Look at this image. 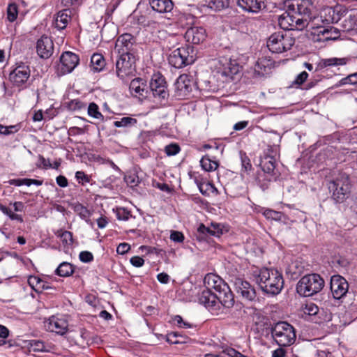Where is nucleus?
I'll list each match as a JSON object with an SVG mask.
<instances>
[{
    "label": "nucleus",
    "mask_w": 357,
    "mask_h": 357,
    "mask_svg": "<svg viewBox=\"0 0 357 357\" xmlns=\"http://www.w3.org/2000/svg\"><path fill=\"white\" fill-rule=\"evenodd\" d=\"M41 280L42 279L38 276H31L28 280L29 284L32 286L36 291L38 290L40 284H41Z\"/></svg>",
    "instance_id": "59"
},
{
    "label": "nucleus",
    "mask_w": 357,
    "mask_h": 357,
    "mask_svg": "<svg viewBox=\"0 0 357 357\" xmlns=\"http://www.w3.org/2000/svg\"><path fill=\"white\" fill-rule=\"evenodd\" d=\"M74 273V266L68 262H62L57 267L55 273L61 277H68Z\"/></svg>",
    "instance_id": "34"
},
{
    "label": "nucleus",
    "mask_w": 357,
    "mask_h": 357,
    "mask_svg": "<svg viewBox=\"0 0 357 357\" xmlns=\"http://www.w3.org/2000/svg\"><path fill=\"white\" fill-rule=\"evenodd\" d=\"M46 326L52 332L63 335L68 331V324L65 319L52 316L49 319Z\"/></svg>",
    "instance_id": "28"
},
{
    "label": "nucleus",
    "mask_w": 357,
    "mask_h": 357,
    "mask_svg": "<svg viewBox=\"0 0 357 357\" xmlns=\"http://www.w3.org/2000/svg\"><path fill=\"white\" fill-rule=\"evenodd\" d=\"M137 53L119 54V59L116 60V74L121 79L131 75L135 70Z\"/></svg>",
    "instance_id": "8"
},
{
    "label": "nucleus",
    "mask_w": 357,
    "mask_h": 357,
    "mask_svg": "<svg viewBox=\"0 0 357 357\" xmlns=\"http://www.w3.org/2000/svg\"><path fill=\"white\" fill-rule=\"evenodd\" d=\"M344 22L348 24H344V28L347 30H354L357 28V17L355 15H349L348 19L346 18Z\"/></svg>",
    "instance_id": "52"
},
{
    "label": "nucleus",
    "mask_w": 357,
    "mask_h": 357,
    "mask_svg": "<svg viewBox=\"0 0 357 357\" xmlns=\"http://www.w3.org/2000/svg\"><path fill=\"white\" fill-rule=\"evenodd\" d=\"M223 226L218 223L211 224L210 227H206L204 224H200L197 230L196 237L199 241H206L208 236H214L219 237L222 234Z\"/></svg>",
    "instance_id": "20"
},
{
    "label": "nucleus",
    "mask_w": 357,
    "mask_h": 357,
    "mask_svg": "<svg viewBox=\"0 0 357 357\" xmlns=\"http://www.w3.org/2000/svg\"><path fill=\"white\" fill-rule=\"evenodd\" d=\"M125 181L130 187H135L139 183V178L136 175H130L125 177Z\"/></svg>",
    "instance_id": "56"
},
{
    "label": "nucleus",
    "mask_w": 357,
    "mask_h": 357,
    "mask_svg": "<svg viewBox=\"0 0 357 357\" xmlns=\"http://www.w3.org/2000/svg\"><path fill=\"white\" fill-rule=\"evenodd\" d=\"M75 178L82 185L89 183L91 180L90 176L82 171H77L75 173Z\"/></svg>",
    "instance_id": "53"
},
{
    "label": "nucleus",
    "mask_w": 357,
    "mask_h": 357,
    "mask_svg": "<svg viewBox=\"0 0 357 357\" xmlns=\"http://www.w3.org/2000/svg\"><path fill=\"white\" fill-rule=\"evenodd\" d=\"M295 43L292 34L286 31H278L272 33L267 40V47L275 54H280L291 49Z\"/></svg>",
    "instance_id": "6"
},
{
    "label": "nucleus",
    "mask_w": 357,
    "mask_h": 357,
    "mask_svg": "<svg viewBox=\"0 0 357 357\" xmlns=\"http://www.w3.org/2000/svg\"><path fill=\"white\" fill-rule=\"evenodd\" d=\"M135 47V38L126 33L119 36L115 44V50L118 54L137 53Z\"/></svg>",
    "instance_id": "17"
},
{
    "label": "nucleus",
    "mask_w": 357,
    "mask_h": 357,
    "mask_svg": "<svg viewBox=\"0 0 357 357\" xmlns=\"http://www.w3.org/2000/svg\"><path fill=\"white\" fill-rule=\"evenodd\" d=\"M150 89L155 98L165 100L169 96L167 82L165 77L160 73L154 74L150 82Z\"/></svg>",
    "instance_id": "15"
},
{
    "label": "nucleus",
    "mask_w": 357,
    "mask_h": 357,
    "mask_svg": "<svg viewBox=\"0 0 357 357\" xmlns=\"http://www.w3.org/2000/svg\"><path fill=\"white\" fill-rule=\"evenodd\" d=\"M137 123V120L136 119L126 116L121 118L119 121H115L114 122V126L116 128H130L135 126Z\"/></svg>",
    "instance_id": "41"
},
{
    "label": "nucleus",
    "mask_w": 357,
    "mask_h": 357,
    "mask_svg": "<svg viewBox=\"0 0 357 357\" xmlns=\"http://www.w3.org/2000/svg\"><path fill=\"white\" fill-rule=\"evenodd\" d=\"M79 59L78 55L72 52H63L59 59V63L56 67L58 76H62L70 73L79 64Z\"/></svg>",
    "instance_id": "12"
},
{
    "label": "nucleus",
    "mask_w": 357,
    "mask_h": 357,
    "mask_svg": "<svg viewBox=\"0 0 357 357\" xmlns=\"http://www.w3.org/2000/svg\"><path fill=\"white\" fill-rule=\"evenodd\" d=\"M278 24L282 31L303 30L307 27L306 20L300 19L295 13L288 8L287 11L278 17Z\"/></svg>",
    "instance_id": "9"
},
{
    "label": "nucleus",
    "mask_w": 357,
    "mask_h": 357,
    "mask_svg": "<svg viewBox=\"0 0 357 357\" xmlns=\"http://www.w3.org/2000/svg\"><path fill=\"white\" fill-rule=\"evenodd\" d=\"M273 67L274 61L272 59L266 57L259 58L255 66V77H265L271 74Z\"/></svg>",
    "instance_id": "26"
},
{
    "label": "nucleus",
    "mask_w": 357,
    "mask_h": 357,
    "mask_svg": "<svg viewBox=\"0 0 357 357\" xmlns=\"http://www.w3.org/2000/svg\"><path fill=\"white\" fill-rule=\"evenodd\" d=\"M289 10L293 12V14L300 19L306 20L307 26L310 24L312 29V3L310 0H291L287 6Z\"/></svg>",
    "instance_id": "10"
},
{
    "label": "nucleus",
    "mask_w": 357,
    "mask_h": 357,
    "mask_svg": "<svg viewBox=\"0 0 357 357\" xmlns=\"http://www.w3.org/2000/svg\"><path fill=\"white\" fill-rule=\"evenodd\" d=\"M68 11V10H63L58 13L56 19V26L59 29H63L68 24L70 18Z\"/></svg>",
    "instance_id": "38"
},
{
    "label": "nucleus",
    "mask_w": 357,
    "mask_h": 357,
    "mask_svg": "<svg viewBox=\"0 0 357 357\" xmlns=\"http://www.w3.org/2000/svg\"><path fill=\"white\" fill-rule=\"evenodd\" d=\"M198 301L204 305L212 313L218 314V304L215 292H212L209 289L202 291L198 296Z\"/></svg>",
    "instance_id": "22"
},
{
    "label": "nucleus",
    "mask_w": 357,
    "mask_h": 357,
    "mask_svg": "<svg viewBox=\"0 0 357 357\" xmlns=\"http://www.w3.org/2000/svg\"><path fill=\"white\" fill-rule=\"evenodd\" d=\"M18 15V8L16 3H10L7 8V18L10 22H14Z\"/></svg>",
    "instance_id": "44"
},
{
    "label": "nucleus",
    "mask_w": 357,
    "mask_h": 357,
    "mask_svg": "<svg viewBox=\"0 0 357 357\" xmlns=\"http://www.w3.org/2000/svg\"><path fill=\"white\" fill-rule=\"evenodd\" d=\"M73 209L75 213H76L80 217V218L89 223V218L91 215V213L86 207L77 202L73 204Z\"/></svg>",
    "instance_id": "36"
},
{
    "label": "nucleus",
    "mask_w": 357,
    "mask_h": 357,
    "mask_svg": "<svg viewBox=\"0 0 357 357\" xmlns=\"http://www.w3.org/2000/svg\"><path fill=\"white\" fill-rule=\"evenodd\" d=\"M221 66L220 73L222 76L233 79V77L238 74L241 66L238 62L231 58L222 57L219 60Z\"/></svg>",
    "instance_id": "21"
},
{
    "label": "nucleus",
    "mask_w": 357,
    "mask_h": 357,
    "mask_svg": "<svg viewBox=\"0 0 357 357\" xmlns=\"http://www.w3.org/2000/svg\"><path fill=\"white\" fill-rule=\"evenodd\" d=\"M88 115L96 119L104 121V116L99 111V107L95 102H91L87 107Z\"/></svg>",
    "instance_id": "42"
},
{
    "label": "nucleus",
    "mask_w": 357,
    "mask_h": 357,
    "mask_svg": "<svg viewBox=\"0 0 357 357\" xmlns=\"http://www.w3.org/2000/svg\"><path fill=\"white\" fill-rule=\"evenodd\" d=\"M304 312L310 316H317L320 314V310L317 305L310 303L305 305Z\"/></svg>",
    "instance_id": "49"
},
{
    "label": "nucleus",
    "mask_w": 357,
    "mask_h": 357,
    "mask_svg": "<svg viewBox=\"0 0 357 357\" xmlns=\"http://www.w3.org/2000/svg\"><path fill=\"white\" fill-rule=\"evenodd\" d=\"M350 61L351 59L347 57L323 59L317 63L315 71H321L327 67L344 66Z\"/></svg>",
    "instance_id": "30"
},
{
    "label": "nucleus",
    "mask_w": 357,
    "mask_h": 357,
    "mask_svg": "<svg viewBox=\"0 0 357 357\" xmlns=\"http://www.w3.org/2000/svg\"><path fill=\"white\" fill-rule=\"evenodd\" d=\"M200 164L203 169L206 172H212L215 170L218 166L219 163L216 160H212L208 155H204L201 160Z\"/></svg>",
    "instance_id": "35"
},
{
    "label": "nucleus",
    "mask_w": 357,
    "mask_h": 357,
    "mask_svg": "<svg viewBox=\"0 0 357 357\" xmlns=\"http://www.w3.org/2000/svg\"><path fill=\"white\" fill-rule=\"evenodd\" d=\"M217 296V301L218 304V312L220 310L221 307L225 308H231L234 306L235 300L234 295L231 291L227 284H224L221 289L215 291Z\"/></svg>",
    "instance_id": "19"
},
{
    "label": "nucleus",
    "mask_w": 357,
    "mask_h": 357,
    "mask_svg": "<svg viewBox=\"0 0 357 357\" xmlns=\"http://www.w3.org/2000/svg\"><path fill=\"white\" fill-rule=\"evenodd\" d=\"M130 250V245L127 243H120L116 248V252L119 255H125Z\"/></svg>",
    "instance_id": "61"
},
{
    "label": "nucleus",
    "mask_w": 357,
    "mask_h": 357,
    "mask_svg": "<svg viewBox=\"0 0 357 357\" xmlns=\"http://www.w3.org/2000/svg\"><path fill=\"white\" fill-rule=\"evenodd\" d=\"M174 86L176 96L179 98H184L192 91L194 82L190 76L183 74L177 78Z\"/></svg>",
    "instance_id": "18"
},
{
    "label": "nucleus",
    "mask_w": 357,
    "mask_h": 357,
    "mask_svg": "<svg viewBox=\"0 0 357 357\" xmlns=\"http://www.w3.org/2000/svg\"><path fill=\"white\" fill-rule=\"evenodd\" d=\"M263 215L267 218L273 220H281L282 213L279 211H276L272 209H265L263 212Z\"/></svg>",
    "instance_id": "48"
},
{
    "label": "nucleus",
    "mask_w": 357,
    "mask_h": 357,
    "mask_svg": "<svg viewBox=\"0 0 357 357\" xmlns=\"http://www.w3.org/2000/svg\"><path fill=\"white\" fill-rule=\"evenodd\" d=\"M180 150L179 146L176 144H170L165 146V153L167 155H175Z\"/></svg>",
    "instance_id": "54"
},
{
    "label": "nucleus",
    "mask_w": 357,
    "mask_h": 357,
    "mask_svg": "<svg viewBox=\"0 0 357 357\" xmlns=\"http://www.w3.org/2000/svg\"><path fill=\"white\" fill-rule=\"evenodd\" d=\"M196 60L194 47L183 46L172 51L168 56L169 63L175 68H182L192 64Z\"/></svg>",
    "instance_id": "7"
},
{
    "label": "nucleus",
    "mask_w": 357,
    "mask_h": 357,
    "mask_svg": "<svg viewBox=\"0 0 357 357\" xmlns=\"http://www.w3.org/2000/svg\"><path fill=\"white\" fill-rule=\"evenodd\" d=\"M185 38L188 42L199 44L206 38V30L202 26H192L187 29Z\"/></svg>",
    "instance_id": "27"
},
{
    "label": "nucleus",
    "mask_w": 357,
    "mask_h": 357,
    "mask_svg": "<svg viewBox=\"0 0 357 357\" xmlns=\"http://www.w3.org/2000/svg\"><path fill=\"white\" fill-rule=\"evenodd\" d=\"M149 4L153 10L160 13L170 12L174 6L172 0H149Z\"/></svg>",
    "instance_id": "31"
},
{
    "label": "nucleus",
    "mask_w": 357,
    "mask_h": 357,
    "mask_svg": "<svg viewBox=\"0 0 357 357\" xmlns=\"http://www.w3.org/2000/svg\"><path fill=\"white\" fill-rule=\"evenodd\" d=\"M349 286L347 280L340 275H334L331 278L330 288L333 298L336 300H340L347 295Z\"/></svg>",
    "instance_id": "16"
},
{
    "label": "nucleus",
    "mask_w": 357,
    "mask_h": 357,
    "mask_svg": "<svg viewBox=\"0 0 357 357\" xmlns=\"http://www.w3.org/2000/svg\"><path fill=\"white\" fill-rule=\"evenodd\" d=\"M271 336L280 347H288L293 344L296 340L294 328L286 321H278L271 328Z\"/></svg>",
    "instance_id": "3"
},
{
    "label": "nucleus",
    "mask_w": 357,
    "mask_h": 357,
    "mask_svg": "<svg viewBox=\"0 0 357 357\" xmlns=\"http://www.w3.org/2000/svg\"><path fill=\"white\" fill-rule=\"evenodd\" d=\"M307 77V73L305 71H303L296 76V79L292 82L290 86L292 87L294 86H296V88H298L302 84H303L306 81Z\"/></svg>",
    "instance_id": "50"
},
{
    "label": "nucleus",
    "mask_w": 357,
    "mask_h": 357,
    "mask_svg": "<svg viewBox=\"0 0 357 357\" xmlns=\"http://www.w3.org/2000/svg\"><path fill=\"white\" fill-rule=\"evenodd\" d=\"M253 278L261 291L269 296L279 294L284 287L283 276L275 269L261 268L254 273Z\"/></svg>",
    "instance_id": "1"
},
{
    "label": "nucleus",
    "mask_w": 357,
    "mask_h": 357,
    "mask_svg": "<svg viewBox=\"0 0 357 357\" xmlns=\"http://www.w3.org/2000/svg\"><path fill=\"white\" fill-rule=\"evenodd\" d=\"M36 52L42 59L50 58L54 52V43L51 38L43 36L38 39L36 44Z\"/></svg>",
    "instance_id": "23"
},
{
    "label": "nucleus",
    "mask_w": 357,
    "mask_h": 357,
    "mask_svg": "<svg viewBox=\"0 0 357 357\" xmlns=\"http://www.w3.org/2000/svg\"><path fill=\"white\" fill-rule=\"evenodd\" d=\"M9 183L10 185H14L16 186H20L22 185H26L27 186H30L31 185H36L39 186L43 184V181L32 178H22L12 179L9 181Z\"/></svg>",
    "instance_id": "40"
},
{
    "label": "nucleus",
    "mask_w": 357,
    "mask_h": 357,
    "mask_svg": "<svg viewBox=\"0 0 357 357\" xmlns=\"http://www.w3.org/2000/svg\"><path fill=\"white\" fill-rule=\"evenodd\" d=\"M317 29L316 41L326 42L329 40H335L340 36V31L333 26H324L319 25L315 26Z\"/></svg>",
    "instance_id": "24"
},
{
    "label": "nucleus",
    "mask_w": 357,
    "mask_h": 357,
    "mask_svg": "<svg viewBox=\"0 0 357 357\" xmlns=\"http://www.w3.org/2000/svg\"><path fill=\"white\" fill-rule=\"evenodd\" d=\"M240 155H241L242 169L245 172H250L252 169V164L250 162V160L249 159V158L246 155V154L245 153L240 152Z\"/></svg>",
    "instance_id": "51"
},
{
    "label": "nucleus",
    "mask_w": 357,
    "mask_h": 357,
    "mask_svg": "<svg viewBox=\"0 0 357 357\" xmlns=\"http://www.w3.org/2000/svg\"><path fill=\"white\" fill-rule=\"evenodd\" d=\"M56 182L61 188H66L68 185V179L62 175H59L56 178Z\"/></svg>",
    "instance_id": "64"
},
{
    "label": "nucleus",
    "mask_w": 357,
    "mask_h": 357,
    "mask_svg": "<svg viewBox=\"0 0 357 357\" xmlns=\"http://www.w3.org/2000/svg\"><path fill=\"white\" fill-rule=\"evenodd\" d=\"M273 152L272 147H270L267 153L264 154L260 164L263 172L268 176V178H266L268 182L276 181L280 175V172L275 169L276 160L274 155H272Z\"/></svg>",
    "instance_id": "13"
},
{
    "label": "nucleus",
    "mask_w": 357,
    "mask_h": 357,
    "mask_svg": "<svg viewBox=\"0 0 357 357\" xmlns=\"http://www.w3.org/2000/svg\"><path fill=\"white\" fill-rule=\"evenodd\" d=\"M199 192L204 196L209 195V192L218 193V190L215 185L210 182H204L203 185L199 186Z\"/></svg>",
    "instance_id": "47"
},
{
    "label": "nucleus",
    "mask_w": 357,
    "mask_h": 357,
    "mask_svg": "<svg viewBox=\"0 0 357 357\" xmlns=\"http://www.w3.org/2000/svg\"><path fill=\"white\" fill-rule=\"evenodd\" d=\"M204 282L208 287V289L212 288L215 292L227 284L220 276L213 273L206 274L204 278Z\"/></svg>",
    "instance_id": "33"
},
{
    "label": "nucleus",
    "mask_w": 357,
    "mask_h": 357,
    "mask_svg": "<svg viewBox=\"0 0 357 357\" xmlns=\"http://www.w3.org/2000/svg\"><path fill=\"white\" fill-rule=\"evenodd\" d=\"M139 249L142 251H146L147 254H156L159 255L163 250L161 249H158L155 247H151L147 245H142Z\"/></svg>",
    "instance_id": "60"
},
{
    "label": "nucleus",
    "mask_w": 357,
    "mask_h": 357,
    "mask_svg": "<svg viewBox=\"0 0 357 357\" xmlns=\"http://www.w3.org/2000/svg\"><path fill=\"white\" fill-rule=\"evenodd\" d=\"M189 337L179 332H172L166 335V341L171 344H183L188 342Z\"/></svg>",
    "instance_id": "37"
},
{
    "label": "nucleus",
    "mask_w": 357,
    "mask_h": 357,
    "mask_svg": "<svg viewBox=\"0 0 357 357\" xmlns=\"http://www.w3.org/2000/svg\"><path fill=\"white\" fill-rule=\"evenodd\" d=\"M208 6L214 10L220 11L229 6V0H207Z\"/></svg>",
    "instance_id": "39"
},
{
    "label": "nucleus",
    "mask_w": 357,
    "mask_h": 357,
    "mask_svg": "<svg viewBox=\"0 0 357 357\" xmlns=\"http://www.w3.org/2000/svg\"><path fill=\"white\" fill-rule=\"evenodd\" d=\"M91 68L93 72L99 73L104 70H113V65L106 63L104 56L101 54L94 53L91 57Z\"/></svg>",
    "instance_id": "29"
},
{
    "label": "nucleus",
    "mask_w": 357,
    "mask_h": 357,
    "mask_svg": "<svg viewBox=\"0 0 357 357\" xmlns=\"http://www.w3.org/2000/svg\"><path fill=\"white\" fill-rule=\"evenodd\" d=\"M170 239L176 243H182L184 241V235L181 231H172Z\"/></svg>",
    "instance_id": "57"
},
{
    "label": "nucleus",
    "mask_w": 357,
    "mask_h": 357,
    "mask_svg": "<svg viewBox=\"0 0 357 357\" xmlns=\"http://www.w3.org/2000/svg\"><path fill=\"white\" fill-rule=\"evenodd\" d=\"M131 92H135L137 95L144 97L147 93V87L146 81L140 77L133 79L129 86Z\"/></svg>",
    "instance_id": "32"
},
{
    "label": "nucleus",
    "mask_w": 357,
    "mask_h": 357,
    "mask_svg": "<svg viewBox=\"0 0 357 357\" xmlns=\"http://www.w3.org/2000/svg\"><path fill=\"white\" fill-rule=\"evenodd\" d=\"M324 287V280L319 274H307L298 282L296 291L301 296L308 297L319 293Z\"/></svg>",
    "instance_id": "4"
},
{
    "label": "nucleus",
    "mask_w": 357,
    "mask_h": 357,
    "mask_svg": "<svg viewBox=\"0 0 357 357\" xmlns=\"http://www.w3.org/2000/svg\"><path fill=\"white\" fill-rule=\"evenodd\" d=\"M56 234L61 238L63 244L71 245L73 243V234L70 231L61 229Z\"/></svg>",
    "instance_id": "46"
},
{
    "label": "nucleus",
    "mask_w": 357,
    "mask_h": 357,
    "mask_svg": "<svg viewBox=\"0 0 357 357\" xmlns=\"http://www.w3.org/2000/svg\"><path fill=\"white\" fill-rule=\"evenodd\" d=\"M236 4L243 11L256 14L266 8L264 0H237Z\"/></svg>",
    "instance_id": "25"
},
{
    "label": "nucleus",
    "mask_w": 357,
    "mask_h": 357,
    "mask_svg": "<svg viewBox=\"0 0 357 357\" xmlns=\"http://www.w3.org/2000/svg\"><path fill=\"white\" fill-rule=\"evenodd\" d=\"M15 126L7 127L0 124V134L8 135L9 134L14 133L17 131V129H15Z\"/></svg>",
    "instance_id": "58"
},
{
    "label": "nucleus",
    "mask_w": 357,
    "mask_h": 357,
    "mask_svg": "<svg viewBox=\"0 0 357 357\" xmlns=\"http://www.w3.org/2000/svg\"><path fill=\"white\" fill-rule=\"evenodd\" d=\"M115 213L119 220L126 221L132 217L130 211L126 208H117Z\"/></svg>",
    "instance_id": "45"
},
{
    "label": "nucleus",
    "mask_w": 357,
    "mask_h": 357,
    "mask_svg": "<svg viewBox=\"0 0 357 357\" xmlns=\"http://www.w3.org/2000/svg\"><path fill=\"white\" fill-rule=\"evenodd\" d=\"M79 260L84 263H89L93 260V254L89 251H82L79 255Z\"/></svg>",
    "instance_id": "55"
},
{
    "label": "nucleus",
    "mask_w": 357,
    "mask_h": 357,
    "mask_svg": "<svg viewBox=\"0 0 357 357\" xmlns=\"http://www.w3.org/2000/svg\"><path fill=\"white\" fill-rule=\"evenodd\" d=\"M130 264L135 267H142L144 264V260L139 256H134L130 259Z\"/></svg>",
    "instance_id": "62"
},
{
    "label": "nucleus",
    "mask_w": 357,
    "mask_h": 357,
    "mask_svg": "<svg viewBox=\"0 0 357 357\" xmlns=\"http://www.w3.org/2000/svg\"><path fill=\"white\" fill-rule=\"evenodd\" d=\"M238 294L248 301H254L257 296L255 289L249 282L241 277H234L231 280Z\"/></svg>",
    "instance_id": "14"
},
{
    "label": "nucleus",
    "mask_w": 357,
    "mask_h": 357,
    "mask_svg": "<svg viewBox=\"0 0 357 357\" xmlns=\"http://www.w3.org/2000/svg\"><path fill=\"white\" fill-rule=\"evenodd\" d=\"M347 14V10L346 7L341 4L323 8L318 16H313L312 29H314L315 26H319L320 22L324 24L337 23L342 17H346Z\"/></svg>",
    "instance_id": "5"
},
{
    "label": "nucleus",
    "mask_w": 357,
    "mask_h": 357,
    "mask_svg": "<svg viewBox=\"0 0 357 357\" xmlns=\"http://www.w3.org/2000/svg\"><path fill=\"white\" fill-rule=\"evenodd\" d=\"M174 321L177 325L181 328H188L191 327V324L188 322L183 321V318L180 315H176L174 317Z\"/></svg>",
    "instance_id": "63"
},
{
    "label": "nucleus",
    "mask_w": 357,
    "mask_h": 357,
    "mask_svg": "<svg viewBox=\"0 0 357 357\" xmlns=\"http://www.w3.org/2000/svg\"><path fill=\"white\" fill-rule=\"evenodd\" d=\"M331 198L335 204H342L351 196V184L349 176L344 172L338 175L328 183Z\"/></svg>",
    "instance_id": "2"
},
{
    "label": "nucleus",
    "mask_w": 357,
    "mask_h": 357,
    "mask_svg": "<svg viewBox=\"0 0 357 357\" xmlns=\"http://www.w3.org/2000/svg\"><path fill=\"white\" fill-rule=\"evenodd\" d=\"M66 108L72 112L79 111L85 109L86 104L79 99L71 100L65 103Z\"/></svg>",
    "instance_id": "43"
},
{
    "label": "nucleus",
    "mask_w": 357,
    "mask_h": 357,
    "mask_svg": "<svg viewBox=\"0 0 357 357\" xmlns=\"http://www.w3.org/2000/svg\"><path fill=\"white\" fill-rule=\"evenodd\" d=\"M29 66L22 63L18 64L9 74V79L14 86L21 89L27 87V82L30 77Z\"/></svg>",
    "instance_id": "11"
}]
</instances>
